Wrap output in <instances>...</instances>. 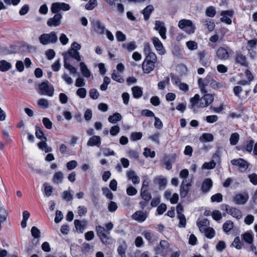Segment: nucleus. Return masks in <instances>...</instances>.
<instances>
[{
	"instance_id": "1",
	"label": "nucleus",
	"mask_w": 257,
	"mask_h": 257,
	"mask_svg": "<svg viewBox=\"0 0 257 257\" xmlns=\"http://www.w3.org/2000/svg\"><path fill=\"white\" fill-rule=\"evenodd\" d=\"M156 61L157 57L155 54H151L149 56H147L142 64V68L144 73H149L153 71Z\"/></svg>"
},
{
	"instance_id": "2",
	"label": "nucleus",
	"mask_w": 257,
	"mask_h": 257,
	"mask_svg": "<svg viewBox=\"0 0 257 257\" xmlns=\"http://www.w3.org/2000/svg\"><path fill=\"white\" fill-rule=\"evenodd\" d=\"M40 43L44 45L49 44L56 43L58 41V37L55 32H51L48 34H43L39 37Z\"/></svg>"
},
{
	"instance_id": "3",
	"label": "nucleus",
	"mask_w": 257,
	"mask_h": 257,
	"mask_svg": "<svg viewBox=\"0 0 257 257\" xmlns=\"http://www.w3.org/2000/svg\"><path fill=\"white\" fill-rule=\"evenodd\" d=\"M39 93L41 95L50 97L54 95V87L48 81H44L39 85Z\"/></svg>"
},
{
	"instance_id": "4",
	"label": "nucleus",
	"mask_w": 257,
	"mask_h": 257,
	"mask_svg": "<svg viewBox=\"0 0 257 257\" xmlns=\"http://www.w3.org/2000/svg\"><path fill=\"white\" fill-rule=\"evenodd\" d=\"M178 27L188 34H193L195 32V26L190 20L182 19L178 23Z\"/></svg>"
},
{
	"instance_id": "5",
	"label": "nucleus",
	"mask_w": 257,
	"mask_h": 257,
	"mask_svg": "<svg viewBox=\"0 0 257 257\" xmlns=\"http://www.w3.org/2000/svg\"><path fill=\"white\" fill-rule=\"evenodd\" d=\"M207 106L206 101H204L203 97L200 98L199 95L196 94L193 97L191 98L190 104L189 105V107L195 110V107L202 108Z\"/></svg>"
},
{
	"instance_id": "6",
	"label": "nucleus",
	"mask_w": 257,
	"mask_h": 257,
	"mask_svg": "<svg viewBox=\"0 0 257 257\" xmlns=\"http://www.w3.org/2000/svg\"><path fill=\"white\" fill-rule=\"evenodd\" d=\"M70 9L69 4L65 3H54L52 4L51 10L52 13L57 14L60 11H67Z\"/></svg>"
},
{
	"instance_id": "7",
	"label": "nucleus",
	"mask_w": 257,
	"mask_h": 257,
	"mask_svg": "<svg viewBox=\"0 0 257 257\" xmlns=\"http://www.w3.org/2000/svg\"><path fill=\"white\" fill-rule=\"evenodd\" d=\"M62 15L60 13H57L52 17L49 19L47 24L49 27H58L61 24Z\"/></svg>"
},
{
	"instance_id": "8",
	"label": "nucleus",
	"mask_w": 257,
	"mask_h": 257,
	"mask_svg": "<svg viewBox=\"0 0 257 257\" xmlns=\"http://www.w3.org/2000/svg\"><path fill=\"white\" fill-rule=\"evenodd\" d=\"M96 231L101 241L104 244L108 243V239L109 238V237L105 232V228L99 225L96 227Z\"/></svg>"
},
{
	"instance_id": "9",
	"label": "nucleus",
	"mask_w": 257,
	"mask_h": 257,
	"mask_svg": "<svg viewBox=\"0 0 257 257\" xmlns=\"http://www.w3.org/2000/svg\"><path fill=\"white\" fill-rule=\"evenodd\" d=\"M154 29L159 32V34L163 39H166V33L167 29L165 26V24L160 21H156L155 22V27Z\"/></svg>"
},
{
	"instance_id": "10",
	"label": "nucleus",
	"mask_w": 257,
	"mask_h": 257,
	"mask_svg": "<svg viewBox=\"0 0 257 257\" xmlns=\"http://www.w3.org/2000/svg\"><path fill=\"white\" fill-rule=\"evenodd\" d=\"M169 247L168 242L165 240H162L160 244L155 248L156 252L158 254H163L164 252H167L168 251Z\"/></svg>"
},
{
	"instance_id": "11",
	"label": "nucleus",
	"mask_w": 257,
	"mask_h": 257,
	"mask_svg": "<svg viewBox=\"0 0 257 257\" xmlns=\"http://www.w3.org/2000/svg\"><path fill=\"white\" fill-rule=\"evenodd\" d=\"M234 59L235 63L240 64L241 66L244 67L248 66V62L246 56L240 52H236Z\"/></svg>"
},
{
	"instance_id": "12",
	"label": "nucleus",
	"mask_w": 257,
	"mask_h": 257,
	"mask_svg": "<svg viewBox=\"0 0 257 257\" xmlns=\"http://www.w3.org/2000/svg\"><path fill=\"white\" fill-rule=\"evenodd\" d=\"M225 210L228 214L237 219L242 217V212L238 209L226 205Z\"/></svg>"
},
{
	"instance_id": "13",
	"label": "nucleus",
	"mask_w": 257,
	"mask_h": 257,
	"mask_svg": "<svg viewBox=\"0 0 257 257\" xmlns=\"http://www.w3.org/2000/svg\"><path fill=\"white\" fill-rule=\"evenodd\" d=\"M231 163L233 165L238 166L240 172L245 171L248 167L247 162L244 159L241 158L233 159L231 161Z\"/></svg>"
},
{
	"instance_id": "14",
	"label": "nucleus",
	"mask_w": 257,
	"mask_h": 257,
	"mask_svg": "<svg viewBox=\"0 0 257 257\" xmlns=\"http://www.w3.org/2000/svg\"><path fill=\"white\" fill-rule=\"evenodd\" d=\"M248 199V195L246 193L237 194L233 197L234 202L238 205L244 204Z\"/></svg>"
},
{
	"instance_id": "15",
	"label": "nucleus",
	"mask_w": 257,
	"mask_h": 257,
	"mask_svg": "<svg viewBox=\"0 0 257 257\" xmlns=\"http://www.w3.org/2000/svg\"><path fill=\"white\" fill-rule=\"evenodd\" d=\"M92 28L99 34H103L105 31V28L101 22L97 20L93 21L92 23Z\"/></svg>"
},
{
	"instance_id": "16",
	"label": "nucleus",
	"mask_w": 257,
	"mask_h": 257,
	"mask_svg": "<svg viewBox=\"0 0 257 257\" xmlns=\"http://www.w3.org/2000/svg\"><path fill=\"white\" fill-rule=\"evenodd\" d=\"M148 216V213L142 211H137L132 216V218L139 222H144Z\"/></svg>"
},
{
	"instance_id": "17",
	"label": "nucleus",
	"mask_w": 257,
	"mask_h": 257,
	"mask_svg": "<svg viewBox=\"0 0 257 257\" xmlns=\"http://www.w3.org/2000/svg\"><path fill=\"white\" fill-rule=\"evenodd\" d=\"M152 42L156 50L158 51L159 54L163 55L165 54V50L164 48L163 45L158 38L153 37L152 38Z\"/></svg>"
},
{
	"instance_id": "18",
	"label": "nucleus",
	"mask_w": 257,
	"mask_h": 257,
	"mask_svg": "<svg viewBox=\"0 0 257 257\" xmlns=\"http://www.w3.org/2000/svg\"><path fill=\"white\" fill-rule=\"evenodd\" d=\"M216 56L220 60H227L229 54L226 49L223 47H219L216 52Z\"/></svg>"
},
{
	"instance_id": "19",
	"label": "nucleus",
	"mask_w": 257,
	"mask_h": 257,
	"mask_svg": "<svg viewBox=\"0 0 257 257\" xmlns=\"http://www.w3.org/2000/svg\"><path fill=\"white\" fill-rule=\"evenodd\" d=\"M127 179L131 180L134 184H138L140 182V177L133 170H129L126 173Z\"/></svg>"
},
{
	"instance_id": "20",
	"label": "nucleus",
	"mask_w": 257,
	"mask_h": 257,
	"mask_svg": "<svg viewBox=\"0 0 257 257\" xmlns=\"http://www.w3.org/2000/svg\"><path fill=\"white\" fill-rule=\"evenodd\" d=\"M101 144V139L100 137L97 136H93L90 138L87 143L88 146H97L99 147Z\"/></svg>"
},
{
	"instance_id": "21",
	"label": "nucleus",
	"mask_w": 257,
	"mask_h": 257,
	"mask_svg": "<svg viewBox=\"0 0 257 257\" xmlns=\"http://www.w3.org/2000/svg\"><path fill=\"white\" fill-rule=\"evenodd\" d=\"M190 183H186L185 184V181H183L182 185L180 186V196L182 198L185 197L189 191V186H190Z\"/></svg>"
},
{
	"instance_id": "22",
	"label": "nucleus",
	"mask_w": 257,
	"mask_h": 257,
	"mask_svg": "<svg viewBox=\"0 0 257 257\" xmlns=\"http://www.w3.org/2000/svg\"><path fill=\"white\" fill-rule=\"evenodd\" d=\"M212 186V182L210 179H206L204 180L201 186V190L203 192H208Z\"/></svg>"
},
{
	"instance_id": "23",
	"label": "nucleus",
	"mask_w": 257,
	"mask_h": 257,
	"mask_svg": "<svg viewBox=\"0 0 257 257\" xmlns=\"http://www.w3.org/2000/svg\"><path fill=\"white\" fill-rule=\"evenodd\" d=\"M44 140L38 144V147L40 149L44 151L45 153H49L52 151V148L48 147L46 143L47 139L46 137H43Z\"/></svg>"
},
{
	"instance_id": "24",
	"label": "nucleus",
	"mask_w": 257,
	"mask_h": 257,
	"mask_svg": "<svg viewBox=\"0 0 257 257\" xmlns=\"http://www.w3.org/2000/svg\"><path fill=\"white\" fill-rule=\"evenodd\" d=\"M63 173L61 171H58L54 174L52 181L54 183L59 184L63 182Z\"/></svg>"
},
{
	"instance_id": "25",
	"label": "nucleus",
	"mask_w": 257,
	"mask_h": 257,
	"mask_svg": "<svg viewBox=\"0 0 257 257\" xmlns=\"http://www.w3.org/2000/svg\"><path fill=\"white\" fill-rule=\"evenodd\" d=\"M80 68L83 76L86 78L90 77L91 73L84 62L80 63Z\"/></svg>"
},
{
	"instance_id": "26",
	"label": "nucleus",
	"mask_w": 257,
	"mask_h": 257,
	"mask_svg": "<svg viewBox=\"0 0 257 257\" xmlns=\"http://www.w3.org/2000/svg\"><path fill=\"white\" fill-rule=\"evenodd\" d=\"M154 11V7L150 5L146 7L142 11V14L144 15V19L146 21L149 19L150 16Z\"/></svg>"
},
{
	"instance_id": "27",
	"label": "nucleus",
	"mask_w": 257,
	"mask_h": 257,
	"mask_svg": "<svg viewBox=\"0 0 257 257\" xmlns=\"http://www.w3.org/2000/svg\"><path fill=\"white\" fill-rule=\"evenodd\" d=\"M208 223V221L207 219H204L197 223L198 226L201 232L204 233L209 229V227L207 226Z\"/></svg>"
},
{
	"instance_id": "28",
	"label": "nucleus",
	"mask_w": 257,
	"mask_h": 257,
	"mask_svg": "<svg viewBox=\"0 0 257 257\" xmlns=\"http://www.w3.org/2000/svg\"><path fill=\"white\" fill-rule=\"evenodd\" d=\"M8 212L6 209L3 207H0V230L2 229L1 224L4 222L7 217Z\"/></svg>"
},
{
	"instance_id": "29",
	"label": "nucleus",
	"mask_w": 257,
	"mask_h": 257,
	"mask_svg": "<svg viewBox=\"0 0 257 257\" xmlns=\"http://www.w3.org/2000/svg\"><path fill=\"white\" fill-rule=\"evenodd\" d=\"M133 96L135 98H138L141 97L143 95V91L141 87L139 86H134L132 88Z\"/></svg>"
},
{
	"instance_id": "30",
	"label": "nucleus",
	"mask_w": 257,
	"mask_h": 257,
	"mask_svg": "<svg viewBox=\"0 0 257 257\" xmlns=\"http://www.w3.org/2000/svg\"><path fill=\"white\" fill-rule=\"evenodd\" d=\"M122 118L121 115L118 112L114 113L113 115L108 117V121L112 123H115L120 121Z\"/></svg>"
},
{
	"instance_id": "31",
	"label": "nucleus",
	"mask_w": 257,
	"mask_h": 257,
	"mask_svg": "<svg viewBox=\"0 0 257 257\" xmlns=\"http://www.w3.org/2000/svg\"><path fill=\"white\" fill-rule=\"evenodd\" d=\"M122 47L127 51L132 52L136 48L137 46L136 43L134 41H133L130 43L123 44Z\"/></svg>"
},
{
	"instance_id": "32",
	"label": "nucleus",
	"mask_w": 257,
	"mask_h": 257,
	"mask_svg": "<svg viewBox=\"0 0 257 257\" xmlns=\"http://www.w3.org/2000/svg\"><path fill=\"white\" fill-rule=\"evenodd\" d=\"M198 83L201 91L203 93H206V91L205 89V85H206L208 83V80L207 79V78L204 79L199 78L198 80Z\"/></svg>"
},
{
	"instance_id": "33",
	"label": "nucleus",
	"mask_w": 257,
	"mask_h": 257,
	"mask_svg": "<svg viewBox=\"0 0 257 257\" xmlns=\"http://www.w3.org/2000/svg\"><path fill=\"white\" fill-rule=\"evenodd\" d=\"M141 196L142 198L146 202H149L152 198L151 193L149 192L147 189H141Z\"/></svg>"
},
{
	"instance_id": "34",
	"label": "nucleus",
	"mask_w": 257,
	"mask_h": 257,
	"mask_svg": "<svg viewBox=\"0 0 257 257\" xmlns=\"http://www.w3.org/2000/svg\"><path fill=\"white\" fill-rule=\"evenodd\" d=\"M239 139V135L237 133H234L230 136L229 141L231 145H235L237 144Z\"/></svg>"
},
{
	"instance_id": "35",
	"label": "nucleus",
	"mask_w": 257,
	"mask_h": 257,
	"mask_svg": "<svg viewBox=\"0 0 257 257\" xmlns=\"http://www.w3.org/2000/svg\"><path fill=\"white\" fill-rule=\"evenodd\" d=\"M233 228V223L230 220H227L223 225V229L225 232L230 231Z\"/></svg>"
},
{
	"instance_id": "36",
	"label": "nucleus",
	"mask_w": 257,
	"mask_h": 257,
	"mask_svg": "<svg viewBox=\"0 0 257 257\" xmlns=\"http://www.w3.org/2000/svg\"><path fill=\"white\" fill-rule=\"evenodd\" d=\"M11 68V65L10 63L5 60H2L0 62V70L2 71H6Z\"/></svg>"
},
{
	"instance_id": "37",
	"label": "nucleus",
	"mask_w": 257,
	"mask_h": 257,
	"mask_svg": "<svg viewBox=\"0 0 257 257\" xmlns=\"http://www.w3.org/2000/svg\"><path fill=\"white\" fill-rule=\"evenodd\" d=\"M112 79L119 83H123L124 81V79L118 73H116L115 70L113 71V72L111 74Z\"/></svg>"
},
{
	"instance_id": "38",
	"label": "nucleus",
	"mask_w": 257,
	"mask_h": 257,
	"mask_svg": "<svg viewBox=\"0 0 257 257\" xmlns=\"http://www.w3.org/2000/svg\"><path fill=\"white\" fill-rule=\"evenodd\" d=\"M74 225L77 231L82 233L84 230V222H82L79 220H75L74 221Z\"/></svg>"
},
{
	"instance_id": "39",
	"label": "nucleus",
	"mask_w": 257,
	"mask_h": 257,
	"mask_svg": "<svg viewBox=\"0 0 257 257\" xmlns=\"http://www.w3.org/2000/svg\"><path fill=\"white\" fill-rule=\"evenodd\" d=\"M62 198L66 201H71L73 199V195L71 192L68 191H64L62 193Z\"/></svg>"
},
{
	"instance_id": "40",
	"label": "nucleus",
	"mask_w": 257,
	"mask_h": 257,
	"mask_svg": "<svg viewBox=\"0 0 257 257\" xmlns=\"http://www.w3.org/2000/svg\"><path fill=\"white\" fill-rule=\"evenodd\" d=\"M38 104L42 108H47L49 107V101L46 99L41 98L38 100Z\"/></svg>"
},
{
	"instance_id": "41",
	"label": "nucleus",
	"mask_w": 257,
	"mask_h": 257,
	"mask_svg": "<svg viewBox=\"0 0 257 257\" xmlns=\"http://www.w3.org/2000/svg\"><path fill=\"white\" fill-rule=\"evenodd\" d=\"M155 182L159 185V187L161 188L165 187L167 184L166 179L161 177L156 178Z\"/></svg>"
},
{
	"instance_id": "42",
	"label": "nucleus",
	"mask_w": 257,
	"mask_h": 257,
	"mask_svg": "<svg viewBox=\"0 0 257 257\" xmlns=\"http://www.w3.org/2000/svg\"><path fill=\"white\" fill-rule=\"evenodd\" d=\"M44 187L45 194L47 197L50 196L53 192V188L52 186L48 185L46 183L43 184Z\"/></svg>"
},
{
	"instance_id": "43",
	"label": "nucleus",
	"mask_w": 257,
	"mask_h": 257,
	"mask_svg": "<svg viewBox=\"0 0 257 257\" xmlns=\"http://www.w3.org/2000/svg\"><path fill=\"white\" fill-rule=\"evenodd\" d=\"M110 79L107 76H105L103 79V82L100 85V89L102 91H105L107 88V85L110 83Z\"/></svg>"
},
{
	"instance_id": "44",
	"label": "nucleus",
	"mask_w": 257,
	"mask_h": 257,
	"mask_svg": "<svg viewBox=\"0 0 257 257\" xmlns=\"http://www.w3.org/2000/svg\"><path fill=\"white\" fill-rule=\"evenodd\" d=\"M31 232L32 235L35 238H39L40 237V231L37 227H32Z\"/></svg>"
},
{
	"instance_id": "45",
	"label": "nucleus",
	"mask_w": 257,
	"mask_h": 257,
	"mask_svg": "<svg viewBox=\"0 0 257 257\" xmlns=\"http://www.w3.org/2000/svg\"><path fill=\"white\" fill-rule=\"evenodd\" d=\"M68 52L71 57L74 58L78 61L81 60V57L79 55V53L77 52V51H75L73 49H70Z\"/></svg>"
},
{
	"instance_id": "46",
	"label": "nucleus",
	"mask_w": 257,
	"mask_h": 257,
	"mask_svg": "<svg viewBox=\"0 0 257 257\" xmlns=\"http://www.w3.org/2000/svg\"><path fill=\"white\" fill-rule=\"evenodd\" d=\"M97 5V3L96 0H90L85 5V8L88 10H91L93 9Z\"/></svg>"
},
{
	"instance_id": "47",
	"label": "nucleus",
	"mask_w": 257,
	"mask_h": 257,
	"mask_svg": "<svg viewBox=\"0 0 257 257\" xmlns=\"http://www.w3.org/2000/svg\"><path fill=\"white\" fill-rule=\"evenodd\" d=\"M243 239L248 243H251L253 240V236L249 232H246L243 235Z\"/></svg>"
},
{
	"instance_id": "48",
	"label": "nucleus",
	"mask_w": 257,
	"mask_h": 257,
	"mask_svg": "<svg viewBox=\"0 0 257 257\" xmlns=\"http://www.w3.org/2000/svg\"><path fill=\"white\" fill-rule=\"evenodd\" d=\"M87 91L84 88H80L76 91V94L81 98H84L86 96Z\"/></svg>"
},
{
	"instance_id": "49",
	"label": "nucleus",
	"mask_w": 257,
	"mask_h": 257,
	"mask_svg": "<svg viewBox=\"0 0 257 257\" xmlns=\"http://www.w3.org/2000/svg\"><path fill=\"white\" fill-rule=\"evenodd\" d=\"M115 6L117 7V10L119 13H123L124 7H123V5L120 4V0H118V1L115 2V5H113V6H110L111 9H113Z\"/></svg>"
},
{
	"instance_id": "50",
	"label": "nucleus",
	"mask_w": 257,
	"mask_h": 257,
	"mask_svg": "<svg viewBox=\"0 0 257 257\" xmlns=\"http://www.w3.org/2000/svg\"><path fill=\"white\" fill-rule=\"evenodd\" d=\"M201 139L204 142H211L213 140V136L211 134L205 133L202 135Z\"/></svg>"
},
{
	"instance_id": "51",
	"label": "nucleus",
	"mask_w": 257,
	"mask_h": 257,
	"mask_svg": "<svg viewBox=\"0 0 257 257\" xmlns=\"http://www.w3.org/2000/svg\"><path fill=\"white\" fill-rule=\"evenodd\" d=\"M216 14L215 9L213 7H208L206 11V14L209 17H213Z\"/></svg>"
},
{
	"instance_id": "52",
	"label": "nucleus",
	"mask_w": 257,
	"mask_h": 257,
	"mask_svg": "<svg viewBox=\"0 0 257 257\" xmlns=\"http://www.w3.org/2000/svg\"><path fill=\"white\" fill-rule=\"evenodd\" d=\"M89 95L93 99H96L98 98L99 94L97 89L93 88L90 90Z\"/></svg>"
},
{
	"instance_id": "53",
	"label": "nucleus",
	"mask_w": 257,
	"mask_h": 257,
	"mask_svg": "<svg viewBox=\"0 0 257 257\" xmlns=\"http://www.w3.org/2000/svg\"><path fill=\"white\" fill-rule=\"evenodd\" d=\"M202 97L204 99V101H206L207 105L211 104L213 102L214 99L213 95L210 94H205L204 96Z\"/></svg>"
},
{
	"instance_id": "54",
	"label": "nucleus",
	"mask_w": 257,
	"mask_h": 257,
	"mask_svg": "<svg viewBox=\"0 0 257 257\" xmlns=\"http://www.w3.org/2000/svg\"><path fill=\"white\" fill-rule=\"evenodd\" d=\"M254 145V141L250 140L246 142V144L244 146V149L246 151L250 153L252 150V147Z\"/></svg>"
},
{
	"instance_id": "55",
	"label": "nucleus",
	"mask_w": 257,
	"mask_h": 257,
	"mask_svg": "<svg viewBox=\"0 0 257 257\" xmlns=\"http://www.w3.org/2000/svg\"><path fill=\"white\" fill-rule=\"evenodd\" d=\"M64 66L66 69L69 70V71L72 74H75L77 73L76 69L71 65L68 62H65L64 63Z\"/></svg>"
},
{
	"instance_id": "56",
	"label": "nucleus",
	"mask_w": 257,
	"mask_h": 257,
	"mask_svg": "<svg viewBox=\"0 0 257 257\" xmlns=\"http://www.w3.org/2000/svg\"><path fill=\"white\" fill-rule=\"evenodd\" d=\"M102 193L107 198L112 199L113 194L111 192L107 187L102 188Z\"/></svg>"
},
{
	"instance_id": "57",
	"label": "nucleus",
	"mask_w": 257,
	"mask_h": 257,
	"mask_svg": "<svg viewBox=\"0 0 257 257\" xmlns=\"http://www.w3.org/2000/svg\"><path fill=\"white\" fill-rule=\"evenodd\" d=\"M212 202H220L222 200V195L220 193H217L211 197Z\"/></svg>"
},
{
	"instance_id": "58",
	"label": "nucleus",
	"mask_w": 257,
	"mask_h": 257,
	"mask_svg": "<svg viewBox=\"0 0 257 257\" xmlns=\"http://www.w3.org/2000/svg\"><path fill=\"white\" fill-rule=\"evenodd\" d=\"M116 38L119 42H124L126 40L125 35L121 31H117L116 33Z\"/></svg>"
},
{
	"instance_id": "59",
	"label": "nucleus",
	"mask_w": 257,
	"mask_h": 257,
	"mask_svg": "<svg viewBox=\"0 0 257 257\" xmlns=\"http://www.w3.org/2000/svg\"><path fill=\"white\" fill-rule=\"evenodd\" d=\"M77 166V162L75 160L68 162L66 164V167L69 170H72L75 168Z\"/></svg>"
},
{
	"instance_id": "60",
	"label": "nucleus",
	"mask_w": 257,
	"mask_h": 257,
	"mask_svg": "<svg viewBox=\"0 0 257 257\" xmlns=\"http://www.w3.org/2000/svg\"><path fill=\"white\" fill-rule=\"evenodd\" d=\"M143 154L146 157H150L152 158H154L155 156V152L154 151H151L150 149L147 148L145 149Z\"/></svg>"
},
{
	"instance_id": "61",
	"label": "nucleus",
	"mask_w": 257,
	"mask_h": 257,
	"mask_svg": "<svg viewBox=\"0 0 257 257\" xmlns=\"http://www.w3.org/2000/svg\"><path fill=\"white\" fill-rule=\"evenodd\" d=\"M126 193L129 196H134L137 194L138 191L133 186H129L126 189Z\"/></svg>"
},
{
	"instance_id": "62",
	"label": "nucleus",
	"mask_w": 257,
	"mask_h": 257,
	"mask_svg": "<svg viewBox=\"0 0 257 257\" xmlns=\"http://www.w3.org/2000/svg\"><path fill=\"white\" fill-rule=\"evenodd\" d=\"M215 165L216 163L214 161H211L208 163H205L203 164L202 168L206 169H211L214 168Z\"/></svg>"
},
{
	"instance_id": "63",
	"label": "nucleus",
	"mask_w": 257,
	"mask_h": 257,
	"mask_svg": "<svg viewBox=\"0 0 257 257\" xmlns=\"http://www.w3.org/2000/svg\"><path fill=\"white\" fill-rule=\"evenodd\" d=\"M43 123L47 129H51L52 127V123L50 119L47 117H44L42 120Z\"/></svg>"
},
{
	"instance_id": "64",
	"label": "nucleus",
	"mask_w": 257,
	"mask_h": 257,
	"mask_svg": "<svg viewBox=\"0 0 257 257\" xmlns=\"http://www.w3.org/2000/svg\"><path fill=\"white\" fill-rule=\"evenodd\" d=\"M186 45L189 49L193 50L197 48V44L194 42L190 41L186 43Z\"/></svg>"
}]
</instances>
